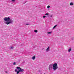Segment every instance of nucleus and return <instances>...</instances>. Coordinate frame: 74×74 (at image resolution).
Listing matches in <instances>:
<instances>
[{
	"label": "nucleus",
	"mask_w": 74,
	"mask_h": 74,
	"mask_svg": "<svg viewBox=\"0 0 74 74\" xmlns=\"http://www.w3.org/2000/svg\"><path fill=\"white\" fill-rule=\"evenodd\" d=\"M34 32H35V33H37V30H35L34 31Z\"/></svg>",
	"instance_id": "9d476101"
},
{
	"label": "nucleus",
	"mask_w": 74,
	"mask_h": 74,
	"mask_svg": "<svg viewBox=\"0 0 74 74\" xmlns=\"http://www.w3.org/2000/svg\"><path fill=\"white\" fill-rule=\"evenodd\" d=\"M71 51V49L70 48V49H69L68 50V52H70V51Z\"/></svg>",
	"instance_id": "0eeeda50"
},
{
	"label": "nucleus",
	"mask_w": 74,
	"mask_h": 74,
	"mask_svg": "<svg viewBox=\"0 0 74 74\" xmlns=\"http://www.w3.org/2000/svg\"><path fill=\"white\" fill-rule=\"evenodd\" d=\"M9 0L10 1V0Z\"/></svg>",
	"instance_id": "412c9836"
},
{
	"label": "nucleus",
	"mask_w": 74,
	"mask_h": 74,
	"mask_svg": "<svg viewBox=\"0 0 74 74\" xmlns=\"http://www.w3.org/2000/svg\"><path fill=\"white\" fill-rule=\"evenodd\" d=\"M32 59H33V60H34V59H36V56H33L32 58Z\"/></svg>",
	"instance_id": "423d86ee"
},
{
	"label": "nucleus",
	"mask_w": 74,
	"mask_h": 74,
	"mask_svg": "<svg viewBox=\"0 0 74 74\" xmlns=\"http://www.w3.org/2000/svg\"><path fill=\"white\" fill-rule=\"evenodd\" d=\"M57 66H58V64L57 63H55L53 64V69L54 71H55V70H56V69H58V67Z\"/></svg>",
	"instance_id": "7ed1b4c3"
},
{
	"label": "nucleus",
	"mask_w": 74,
	"mask_h": 74,
	"mask_svg": "<svg viewBox=\"0 0 74 74\" xmlns=\"http://www.w3.org/2000/svg\"><path fill=\"white\" fill-rule=\"evenodd\" d=\"M3 19L5 22V23L7 25H9L10 23H13V20L11 19L9 17H5Z\"/></svg>",
	"instance_id": "f257e3e1"
},
{
	"label": "nucleus",
	"mask_w": 74,
	"mask_h": 74,
	"mask_svg": "<svg viewBox=\"0 0 74 74\" xmlns=\"http://www.w3.org/2000/svg\"><path fill=\"white\" fill-rule=\"evenodd\" d=\"M5 73H7V71H5Z\"/></svg>",
	"instance_id": "6ab92c4d"
},
{
	"label": "nucleus",
	"mask_w": 74,
	"mask_h": 74,
	"mask_svg": "<svg viewBox=\"0 0 74 74\" xmlns=\"http://www.w3.org/2000/svg\"><path fill=\"white\" fill-rule=\"evenodd\" d=\"M11 48H12V49L13 48V47H11Z\"/></svg>",
	"instance_id": "a211bd4d"
},
{
	"label": "nucleus",
	"mask_w": 74,
	"mask_h": 74,
	"mask_svg": "<svg viewBox=\"0 0 74 74\" xmlns=\"http://www.w3.org/2000/svg\"><path fill=\"white\" fill-rule=\"evenodd\" d=\"M16 69H19L18 71L17 72V74H19V72H23L24 71V69H22L20 67H17Z\"/></svg>",
	"instance_id": "f03ea898"
},
{
	"label": "nucleus",
	"mask_w": 74,
	"mask_h": 74,
	"mask_svg": "<svg viewBox=\"0 0 74 74\" xmlns=\"http://www.w3.org/2000/svg\"><path fill=\"white\" fill-rule=\"evenodd\" d=\"M49 15V14H48V13H46V14H45V15Z\"/></svg>",
	"instance_id": "dca6fc26"
},
{
	"label": "nucleus",
	"mask_w": 74,
	"mask_h": 74,
	"mask_svg": "<svg viewBox=\"0 0 74 74\" xmlns=\"http://www.w3.org/2000/svg\"><path fill=\"white\" fill-rule=\"evenodd\" d=\"M50 8V6L49 5H48L47 7V8Z\"/></svg>",
	"instance_id": "ddd939ff"
},
{
	"label": "nucleus",
	"mask_w": 74,
	"mask_h": 74,
	"mask_svg": "<svg viewBox=\"0 0 74 74\" xmlns=\"http://www.w3.org/2000/svg\"><path fill=\"white\" fill-rule=\"evenodd\" d=\"M74 4H73V3H71L70 4V5H73Z\"/></svg>",
	"instance_id": "6e6552de"
},
{
	"label": "nucleus",
	"mask_w": 74,
	"mask_h": 74,
	"mask_svg": "<svg viewBox=\"0 0 74 74\" xmlns=\"http://www.w3.org/2000/svg\"><path fill=\"white\" fill-rule=\"evenodd\" d=\"M52 33V32H47L48 34H51Z\"/></svg>",
	"instance_id": "9b49d317"
},
{
	"label": "nucleus",
	"mask_w": 74,
	"mask_h": 74,
	"mask_svg": "<svg viewBox=\"0 0 74 74\" xmlns=\"http://www.w3.org/2000/svg\"><path fill=\"white\" fill-rule=\"evenodd\" d=\"M43 18H45V17H46V16H43Z\"/></svg>",
	"instance_id": "f3484780"
},
{
	"label": "nucleus",
	"mask_w": 74,
	"mask_h": 74,
	"mask_svg": "<svg viewBox=\"0 0 74 74\" xmlns=\"http://www.w3.org/2000/svg\"><path fill=\"white\" fill-rule=\"evenodd\" d=\"M12 2H15V0H12Z\"/></svg>",
	"instance_id": "f8f14e48"
},
{
	"label": "nucleus",
	"mask_w": 74,
	"mask_h": 74,
	"mask_svg": "<svg viewBox=\"0 0 74 74\" xmlns=\"http://www.w3.org/2000/svg\"><path fill=\"white\" fill-rule=\"evenodd\" d=\"M17 72H18V71H17V70L16 69L15 70V72H17Z\"/></svg>",
	"instance_id": "4468645a"
},
{
	"label": "nucleus",
	"mask_w": 74,
	"mask_h": 74,
	"mask_svg": "<svg viewBox=\"0 0 74 74\" xmlns=\"http://www.w3.org/2000/svg\"><path fill=\"white\" fill-rule=\"evenodd\" d=\"M57 26V25H56L55 26H54L53 27V29H55V28L56 27V26Z\"/></svg>",
	"instance_id": "1a4fd4ad"
},
{
	"label": "nucleus",
	"mask_w": 74,
	"mask_h": 74,
	"mask_svg": "<svg viewBox=\"0 0 74 74\" xmlns=\"http://www.w3.org/2000/svg\"><path fill=\"white\" fill-rule=\"evenodd\" d=\"M49 50V47H48L47 49H46V51L47 52H48Z\"/></svg>",
	"instance_id": "39448f33"
},
{
	"label": "nucleus",
	"mask_w": 74,
	"mask_h": 74,
	"mask_svg": "<svg viewBox=\"0 0 74 74\" xmlns=\"http://www.w3.org/2000/svg\"><path fill=\"white\" fill-rule=\"evenodd\" d=\"M51 17H52V16H51Z\"/></svg>",
	"instance_id": "aec40b11"
},
{
	"label": "nucleus",
	"mask_w": 74,
	"mask_h": 74,
	"mask_svg": "<svg viewBox=\"0 0 74 74\" xmlns=\"http://www.w3.org/2000/svg\"><path fill=\"white\" fill-rule=\"evenodd\" d=\"M49 70H50L51 69H52V65L50 64L49 65Z\"/></svg>",
	"instance_id": "20e7f679"
},
{
	"label": "nucleus",
	"mask_w": 74,
	"mask_h": 74,
	"mask_svg": "<svg viewBox=\"0 0 74 74\" xmlns=\"http://www.w3.org/2000/svg\"><path fill=\"white\" fill-rule=\"evenodd\" d=\"M16 63H15V62H14V63H13V65H15Z\"/></svg>",
	"instance_id": "2eb2a0df"
}]
</instances>
